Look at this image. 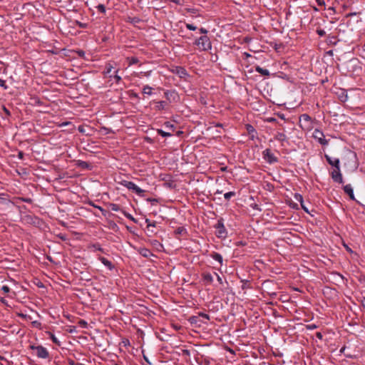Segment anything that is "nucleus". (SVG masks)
Wrapping results in <instances>:
<instances>
[{"instance_id": "8fccbe9b", "label": "nucleus", "mask_w": 365, "mask_h": 365, "mask_svg": "<svg viewBox=\"0 0 365 365\" xmlns=\"http://www.w3.org/2000/svg\"><path fill=\"white\" fill-rule=\"evenodd\" d=\"M354 62H355V61H353V60H352V61H350V63H354Z\"/></svg>"}, {"instance_id": "a878e982", "label": "nucleus", "mask_w": 365, "mask_h": 365, "mask_svg": "<svg viewBox=\"0 0 365 365\" xmlns=\"http://www.w3.org/2000/svg\"><path fill=\"white\" fill-rule=\"evenodd\" d=\"M164 127L165 128H168V130H172L173 128L174 125L170 122H165L164 123Z\"/></svg>"}, {"instance_id": "0eeeda50", "label": "nucleus", "mask_w": 365, "mask_h": 365, "mask_svg": "<svg viewBox=\"0 0 365 365\" xmlns=\"http://www.w3.org/2000/svg\"><path fill=\"white\" fill-rule=\"evenodd\" d=\"M217 235L219 237H224L226 235L225 228L222 223L218 222L217 225Z\"/></svg>"}, {"instance_id": "9b49d317", "label": "nucleus", "mask_w": 365, "mask_h": 365, "mask_svg": "<svg viewBox=\"0 0 365 365\" xmlns=\"http://www.w3.org/2000/svg\"><path fill=\"white\" fill-rule=\"evenodd\" d=\"M98 259L108 269L111 270L113 268V265L110 261L108 260L103 257H99Z\"/></svg>"}, {"instance_id": "c85d7f7f", "label": "nucleus", "mask_w": 365, "mask_h": 365, "mask_svg": "<svg viewBox=\"0 0 365 365\" xmlns=\"http://www.w3.org/2000/svg\"><path fill=\"white\" fill-rule=\"evenodd\" d=\"M124 215L125 217H127L128 219L135 222V218L129 213H127V212H124Z\"/></svg>"}, {"instance_id": "5701e85b", "label": "nucleus", "mask_w": 365, "mask_h": 365, "mask_svg": "<svg viewBox=\"0 0 365 365\" xmlns=\"http://www.w3.org/2000/svg\"><path fill=\"white\" fill-rule=\"evenodd\" d=\"M97 9L104 14L106 12V7L103 4H98L97 6H96Z\"/></svg>"}, {"instance_id": "4468645a", "label": "nucleus", "mask_w": 365, "mask_h": 365, "mask_svg": "<svg viewBox=\"0 0 365 365\" xmlns=\"http://www.w3.org/2000/svg\"><path fill=\"white\" fill-rule=\"evenodd\" d=\"M294 199L297 200V201H299L301 202V205L302 207V208L306 211V212H308V210L307 209V207H305L303 205V197L301 195L299 194H295L294 195Z\"/></svg>"}, {"instance_id": "72a5a7b5", "label": "nucleus", "mask_w": 365, "mask_h": 365, "mask_svg": "<svg viewBox=\"0 0 365 365\" xmlns=\"http://www.w3.org/2000/svg\"><path fill=\"white\" fill-rule=\"evenodd\" d=\"M247 130L248 131L251 133H255V129L253 128L252 126L251 125H248V128H247Z\"/></svg>"}, {"instance_id": "2eb2a0df", "label": "nucleus", "mask_w": 365, "mask_h": 365, "mask_svg": "<svg viewBox=\"0 0 365 365\" xmlns=\"http://www.w3.org/2000/svg\"><path fill=\"white\" fill-rule=\"evenodd\" d=\"M118 70H114L112 75V78L116 83H118L121 81V77L118 75Z\"/></svg>"}, {"instance_id": "423d86ee", "label": "nucleus", "mask_w": 365, "mask_h": 365, "mask_svg": "<svg viewBox=\"0 0 365 365\" xmlns=\"http://www.w3.org/2000/svg\"><path fill=\"white\" fill-rule=\"evenodd\" d=\"M263 158L269 163H273L277 161L276 157L269 149L263 151Z\"/></svg>"}, {"instance_id": "f3484780", "label": "nucleus", "mask_w": 365, "mask_h": 365, "mask_svg": "<svg viewBox=\"0 0 365 365\" xmlns=\"http://www.w3.org/2000/svg\"><path fill=\"white\" fill-rule=\"evenodd\" d=\"M338 98L341 102H346L348 99L347 93H339Z\"/></svg>"}, {"instance_id": "f03ea898", "label": "nucleus", "mask_w": 365, "mask_h": 365, "mask_svg": "<svg viewBox=\"0 0 365 365\" xmlns=\"http://www.w3.org/2000/svg\"><path fill=\"white\" fill-rule=\"evenodd\" d=\"M122 185L128 188V190H130L133 192H135L138 195H143L144 192V190H142L140 187H139L137 185H135L134 182L130 181H124Z\"/></svg>"}, {"instance_id": "58836bf2", "label": "nucleus", "mask_w": 365, "mask_h": 365, "mask_svg": "<svg viewBox=\"0 0 365 365\" xmlns=\"http://www.w3.org/2000/svg\"><path fill=\"white\" fill-rule=\"evenodd\" d=\"M112 210H114V211H118V205H113Z\"/></svg>"}, {"instance_id": "37998d69", "label": "nucleus", "mask_w": 365, "mask_h": 365, "mask_svg": "<svg viewBox=\"0 0 365 365\" xmlns=\"http://www.w3.org/2000/svg\"><path fill=\"white\" fill-rule=\"evenodd\" d=\"M224 197L225 199H228V197H229L228 192L225 193Z\"/></svg>"}, {"instance_id": "393cba45", "label": "nucleus", "mask_w": 365, "mask_h": 365, "mask_svg": "<svg viewBox=\"0 0 365 365\" xmlns=\"http://www.w3.org/2000/svg\"><path fill=\"white\" fill-rule=\"evenodd\" d=\"M130 65L135 64L138 62V59L135 57H131L128 58Z\"/></svg>"}, {"instance_id": "412c9836", "label": "nucleus", "mask_w": 365, "mask_h": 365, "mask_svg": "<svg viewBox=\"0 0 365 365\" xmlns=\"http://www.w3.org/2000/svg\"><path fill=\"white\" fill-rule=\"evenodd\" d=\"M319 135H323L322 133H321L320 131L319 130H315L314 132V136L316 138H318L319 140V142L322 143V144H324V143L323 142V140H322V138L319 137Z\"/></svg>"}, {"instance_id": "79ce46f5", "label": "nucleus", "mask_w": 365, "mask_h": 365, "mask_svg": "<svg viewBox=\"0 0 365 365\" xmlns=\"http://www.w3.org/2000/svg\"><path fill=\"white\" fill-rule=\"evenodd\" d=\"M229 351H230V354H235L234 351L230 348L229 349ZM231 359V356H230V359Z\"/></svg>"}, {"instance_id": "c9c22d12", "label": "nucleus", "mask_w": 365, "mask_h": 365, "mask_svg": "<svg viewBox=\"0 0 365 365\" xmlns=\"http://www.w3.org/2000/svg\"><path fill=\"white\" fill-rule=\"evenodd\" d=\"M361 304L363 306V307L365 308V297H362V299H361Z\"/></svg>"}, {"instance_id": "6ab92c4d", "label": "nucleus", "mask_w": 365, "mask_h": 365, "mask_svg": "<svg viewBox=\"0 0 365 365\" xmlns=\"http://www.w3.org/2000/svg\"><path fill=\"white\" fill-rule=\"evenodd\" d=\"M140 254H141L143 257H149V256L151 255V253H150V250H148V249H143V250H141V251H140Z\"/></svg>"}, {"instance_id": "b1692460", "label": "nucleus", "mask_w": 365, "mask_h": 365, "mask_svg": "<svg viewBox=\"0 0 365 365\" xmlns=\"http://www.w3.org/2000/svg\"><path fill=\"white\" fill-rule=\"evenodd\" d=\"M186 28L190 31H195L197 29V27L191 24H187Z\"/></svg>"}, {"instance_id": "bb28decb", "label": "nucleus", "mask_w": 365, "mask_h": 365, "mask_svg": "<svg viewBox=\"0 0 365 365\" xmlns=\"http://www.w3.org/2000/svg\"><path fill=\"white\" fill-rule=\"evenodd\" d=\"M1 290L4 292V293H9L10 292V288L6 286V285H4L1 287Z\"/></svg>"}, {"instance_id": "f257e3e1", "label": "nucleus", "mask_w": 365, "mask_h": 365, "mask_svg": "<svg viewBox=\"0 0 365 365\" xmlns=\"http://www.w3.org/2000/svg\"><path fill=\"white\" fill-rule=\"evenodd\" d=\"M195 44L201 51H208L211 48V43L207 36H200L196 40Z\"/></svg>"}, {"instance_id": "7ed1b4c3", "label": "nucleus", "mask_w": 365, "mask_h": 365, "mask_svg": "<svg viewBox=\"0 0 365 365\" xmlns=\"http://www.w3.org/2000/svg\"><path fill=\"white\" fill-rule=\"evenodd\" d=\"M31 349L36 350V354L38 358L46 359L48 356V350L42 346H31Z\"/></svg>"}, {"instance_id": "dca6fc26", "label": "nucleus", "mask_w": 365, "mask_h": 365, "mask_svg": "<svg viewBox=\"0 0 365 365\" xmlns=\"http://www.w3.org/2000/svg\"><path fill=\"white\" fill-rule=\"evenodd\" d=\"M275 138H276V140L281 141V142L285 141L287 140L286 135L282 133H277Z\"/></svg>"}, {"instance_id": "aec40b11", "label": "nucleus", "mask_w": 365, "mask_h": 365, "mask_svg": "<svg viewBox=\"0 0 365 365\" xmlns=\"http://www.w3.org/2000/svg\"><path fill=\"white\" fill-rule=\"evenodd\" d=\"M49 336H50V338L52 340V341L56 344H58L59 345L60 344V341H58V339L55 336V335L52 333H50L49 332Z\"/></svg>"}, {"instance_id": "6e6552de", "label": "nucleus", "mask_w": 365, "mask_h": 365, "mask_svg": "<svg viewBox=\"0 0 365 365\" xmlns=\"http://www.w3.org/2000/svg\"><path fill=\"white\" fill-rule=\"evenodd\" d=\"M114 69V67L112 66L111 63H107L105 66V69H104V71H103V73L105 75V77H109V78H112V75H113V70Z\"/></svg>"}, {"instance_id": "7c9ffc66", "label": "nucleus", "mask_w": 365, "mask_h": 365, "mask_svg": "<svg viewBox=\"0 0 365 365\" xmlns=\"http://www.w3.org/2000/svg\"><path fill=\"white\" fill-rule=\"evenodd\" d=\"M166 105V103L165 101H160L158 103V105L157 106V107L159 108V109H161V108H163Z\"/></svg>"}, {"instance_id": "c756f323", "label": "nucleus", "mask_w": 365, "mask_h": 365, "mask_svg": "<svg viewBox=\"0 0 365 365\" xmlns=\"http://www.w3.org/2000/svg\"><path fill=\"white\" fill-rule=\"evenodd\" d=\"M0 86L4 89H6L7 86L6 85V81L0 78Z\"/></svg>"}, {"instance_id": "1a4fd4ad", "label": "nucleus", "mask_w": 365, "mask_h": 365, "mask_svg": "<svg viewBox=\"0 0 365 365\" xmlns=\"http://www.w3.org/2000/svg\"><path fill=\"white\" fill-rule=\"evenodd\" d=\"M344 192L349 195L351 200H354V190L351 185H346L344 187Z\"/></svg>"}, {"instance_id": "9d476101", "label": "nucleus", "mask_w": 365, "mask_h": 365, "mask_svg": "<svg viewBox=\"0 0 365 365\" xmlns=\"http://www.w3.org/2000/svg\"><path fill=\"white\" fill-rule=\"evenodd\" d=\"M325 157L327 158V160L331 165L335 168L339 166V160L338 158H332L329 155H326Z\"/></svg>"}, {"instance_id": "a211bd4d", "label": "nucleus", "mask_w": 365, "mask_h": 365, "mask_svg": "<svg viewBox=\"0 0 365 365\" xmlns=\"http://www.w3.org/2000/svg\"><path fill=\"white\" fill-rule=\"evenodd\" d=\"M158 133H159L163 137H170V136L172 135L170 132L165 131V130H163L162 129H158Z\"/></svg>"}, {"instance_id": "4c0bfd02", "label": "nucleus", "mask_w": 365, "mask_h": 365, "mask_svg": "<svg viewBox=\"0 0 365 365\" xmlns=\"http://www.w3.org/2000/svg\"><path fill=\"white\" fill-rule=\"evenodd\" d=\"M200 32L201 34H207V30H206L205 29H204V28H201V29H200Z\"/></svg>"}, {"instance_id": "a18cd8bd", "label": "nucleus", "mask_w": 365, "mask_h": 365, "mask_svg": "<svg viewBox=\"0 0 365 365\" xmlns=\"http://www.w3.org/2000/svg\"><path fill=\"white\" fill-rule=\"evenodd\" d=\"M201 317H202V318L207 319V314H202V315H201Z\"/></svg>"}, {"instance_id": "ea45409f", "label": "nucleus", "mask_w": 365, "mask_h": 365, "mask_svg": "<svg viewBox=\"0 0 365 365\" xmlns=\"http://www.w3.org/2000/svg\"><path fill=\"white\" fill-rule=\"evenodd\" d=\"M275 120H276V119H275V118H269L267 119V121H268V122H274Z\"/></svg>"}, {"instance_id": "a19ab883", "label": "nucleus", "mask_w": 365, "mask_h": 365, "mask_svg": "<svg viewBox=\"0 0 365 365\" xmlns=\"http://www.w3.org/2000/svg\"><path fill=\"white\" fill-rule=\"evenodd\" d=\"M215 275H216V277H217V280L220 282V283H222V279H221V278L220 277V276H219V275H217V274H216Z\"/></svg>"}, {"instance_id": "49530a36", "label": "nucleus", "mask_w": 365, "mask_h": 365, "mask_svg": "<svg viewBox=\"0 0 365 365\" xmlns=\"http://www.w3.org/2000/svg\"><path fill=\"white\" fill-rule=\"evenodd\" d=\"M79 25H80V26H81V28H85V27H86V25H85V24H80Z\"/></svg>"}, {"instance_id": "e433bc0d", "label": "nucleus", "mask_w": 365, "mask_h": 365, "mask_svg": "<svg viewBox=\"0 0 365 365\" xmlns=\"http://www.w3.org/2000/svg\"><path fill=\"white\" fill-rule=\"evenodd\" d=\"M146 222L148 223V227L153 226L155 227V223H151L148 220H146Z\"/></svg>"}, {"instance_id": "473e14b6", "label": "nucleus", "mask_w": 365, "mask_h": 365, "mask_svg": "<svg viewBox=\"0 0 365 365\" xmlns=\"http://www.w3.org/2000/svg\"><path fill=\"white\" fill-rule=\"evenodd\" d=\"M317 4L320 6H324L325 5V2L324 0H316Z\"/></svg>"}, {"instance_id": "09e8293b", "label": "nucleus", "mask_w": 365, "mask_h": 365, "mask_svg": "<svg viewBox=\"0 0 365 365\" xmlns=\"http://www.w3.org/2000/svg\"><path fill=\"white\" fill-rule=\"evenodd\" d=\"M68 123H69L68 122L63 123V125H67Z\"/></svg>"}, {"instance_id": "f8f14e48", "label": "nucleus", "mask_w": 365, "mask_h": 365, "mask_svg": "<svg viewBox=\"0 0 365 365\" xmlns=\"http://www.w3.org/2000/svg\"><path fill=\"white\" fill-rule=\"evenodd\" d=\"M167 99L171 101H177L179 99L178 93H165Z\"/></svg>"}, {"instance_id": "ddd939ff", "label": "nucleus", "mask_w": 365, "mask_h": 365, "mask_svg": "<svg viewBox=\"0 0 365 365\" xmlns=\"http://www.w3.org/2000/svg\"><path fill=\"white\" fill-rule=\"evenodd\" d=\"M256 71H257L262 76H269V71L266 68H261L260 66L256 67Z\"/></svg>"}, {"instance_id": "cd10ccee", "label": "nucleus", "mask_w": 365, "mask_h": 365, "mask_svg": "<svg viewBox=\"0 0 365 365\" xmlns=\"http://www.w3.org/2000/svg\"><path fill=\"white\" fill-rule=\"evenodd\" d=\"M317 34H318L319 36H325V35H326V32H325V31H324V30H323V29H317Z\"/></svg>"}, {"instance_id": "20e7f679", "label": "nucleus", "mask_w": 365, "mask_h": 365, "mask_svg": "<svg viewBox=\"0 0 365 365\" xmlns=\"http://www.w3.org/2000/svg\"><path fill=\"white\" fill-rule=\"evenodd\" d=\"M171 71L181 78H186L188 76L187 71L182 66H173Z\"/></svg>"}, {"instance_id": "3c124183", "label": "nucleus", "mask_w": 365, "mask_h": 365, "mask_svg": "<svg viewBox=\"0 0 365 365\" xmlns=\"http://www.w3.org/2000/svg\"><path fill=\"white\" fill-rule=\"evenodd\" d=\"M280 117H281V118L284 119V115H281Z\"/></svg>"}, {"instance_id": "f704fd0d", "label": "nucleus", "mask_w": 365, "mask_h": 365, "mask_svg": "<svg viewBox=\"0 0 365 365\" xmlns=\"http://www.w3.org/2000/svg\"><path fill=\"white\" fill-rule=\"evenodd\" d=\"M302 118L305 120H309L310 119L309 116L307 114L302 115Z\"/></svg>"}, {"instance_id": "de8ad7c7", "label": "nucleus", "mask_w": 365, "mask_h": 365, "mask_svg": "<svg viewBox=\"0 0 365 365\" xmlns=\"http://www.w3.org/2000/svg\"><path fill=\"white\" fill-rule=\"evenodd\" d=\"M234 195V193L232 192H230L229 193V195H230V198Z\"/></svg>"}, {"instance_id": "2f4dec72", "label": "nucleus", "mask_w": 365, "mask_h": 365, "mask_svg": "<svg viewBox=\"0 0 365 365\" xmlns=\"http://www.w3.org/2000/svg\"><path fill=\"white\" fill-rule=\"evenodd\" d=\"M214 259L217 260L220 262H221L222 260V256L220 255H219V254H215V256H214Z\"/></svg>"}, {"instance_id": "c03bdc74", "label": "nucleus", "mask_w": 365, "mask_h": 365, "mask_svg": "<svg viewBox=\"0 0 365 365\" xmlns=\"http://www.w3.org/2000/svg\"><path fill=\"white\" fill-rule=\"evenodd\" d=\"M172 1L175 4H180V0H172Z\"/></svg>"}, {"instance_id": "39448f33", "label": "nucleus", "mask_w": 365, "mask_h": 365, "mask_svg": "<svg viewBox=\"0 0 365 365\" xmlns=\"http://www.w3.org/2000/svg\"><path fill=\"white\" fill-rule=\"evenodd\" d=\"M331 178L334 180V181L339 183L343 182V178L342 175L340 172L339 166L335 168L333 171L331 172Z\"/></svg>"}, {"instance_id": "4be33fe9", "label": "nucleus", "mask_w": 365, "mask_h": 365, "mask_svg": "<svg viewBox=\"0 0 365 365\" xmlns=\"http://www.w3.org/2000/svg\"><path fill=\"white\" fill-rule=\"evenodd\" d=\"M129 21L133 24H138L141 21V20L138 17L129 18Z\"/></svg>"}]
</instances>
